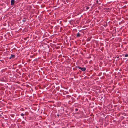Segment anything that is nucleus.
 Returning a JSON list of instances; mask_svg holds the SVG:
<instances>
[{
	"mask_svg": "<svg viewBox=\"0 0 128 128\" xmlns=\"http://www.w3.org/2000/svg\"><path fill=\"white\" fill-rule=\"evenodd\" d=\"M11 5L12 6L15 3V1L14 0H11Z\"/></svg>",
	"mask_w": 128,
	"mask_h": 128,
	"instance_id": "1",
	"label": "nucleus"
},
{
	"mask_svg": "<svg viewBox=\"0 0 128 128\" xmlns=\"http://www.w3.org/2000/svg\"><path fill=\"white\" fill-rule=\"evenodd\" d=\"M80 69L82 71H84L86 70V68L84 67V68L80 67Z\"/></svg>",
	"mask_w": 128,
	"mask_h": 128,
	"instance_id": "2",
	"label": "nucleus"
},
{
	"mask_svg": "<svg viewBox=\"0 0 128 128\" xmlns=\"http://www.w3.org/2000/svg\"><path fill=\"white\" fill-rule=\"evenodd\" d=\"M15 57V55L13 54H11L10 57L9 59H11L12 58H14Z\"/></svg>",
	"mask_w": 128,
	"mask_h": 128,
	"instance_id": "3",
	"label": "nucleus"
},
{
	"mask_svg": "<svg viewBox=\"0 0 128 128\" xmlns=\"http://www.w3.org/2000/svg\"><path fill=\"white\" fill-rule=\"evenodd\" d=\"M76 36H77V37L78 38V37H80V33L78 32V33H77Z\"/></svg>",
	"mask_w": 128,
	"mask_h": 128,
	"instance_id": "4",
	"label": "nucleus"
},
{
	"mask_svg": "<svg viewBox=\"0 0 128 128\" xmlns=\"http://www.w3.org/2000/svg\"><path fill=\"white\" fill-rule=\"evenodd\" d=\"M26 18H24L22 20V21L23 22H25L26 21Z\"/></svg>",
	"mask_w": 128,
	"mask_h": 128,
	"instance_id": "5",
	"label": "nucleus"
},
{
	"mask_svg": "<svg viewBox=\"0 0 128 128\" xmlns=\"http://www.w3.org/2000/svg\"><path fill=\"white\" fill-rule=\"evenodd\" d=\"M24 114H23V113H22L21 114V115L22 116H24Z\"/></svg>",
	"mask_w": 128,
	"mask_h": 128,
	"instance_id": "6",
	"label": "nucleus"
},
{
	"mask_svg": "<svg viewBox=\"0 0 128 128\" xmlns=\"http://www.w3.org/2000/svg\"><path fill=\"white\" fill-rule=\"evenodd\" d=\"M125 56L126 57H128V54H126L125 55Z\"/></svg>",
	"mask_w": 128,
	"mask_h": 128,
	"instance_id": "7",
	"label": "nucleus"
},
{
	"mask_svg": "<svg viewBox=\"0 0 128 128\" xmlns=\"http://www.w3.org/2000/svg\"><path fill=\"white\" fill-rule=\"evenodd\" d=\"M81 67L79 66H77V67H76V68H79V69H80V68Z\"/></svg>",
	"mask_w": 128,
	"mask_h": 128,
	"instance_id": "8",
	"label": "nucleus"
},
{
	"mask_svg": "<svg viewBox=\"0 0 128 128\" xmlns=\"http://www.w3.org/2000/svg\"><path fill=\"white\" fill-rule=\"evenodd\" d=\"M89 8V7H87L86 8V10H87Z\"/></svg>",
	"mask_w": 128,
	"mask_h": 128,
	"instance_id": "9",
	"label": "nucleus"
},
{
	"mask_svg": "<svg viewBox=\"0 0 128 128\" xmlns=\"http://www.w3.org/2000/svg\"><path fill=\"white\" fill-rule=\"evenodd\" d=\"M78 109L77 108H76L75 109V110L76 111H78Z\"/></svg>",
	"mask_w": 128,
	"mask_h": 128,
	"instance_id": "10",
	"label": "nucleus"
},
{
	"mask_svg": "<svg viewBox=\"0 0 128 128\" xmlns=\"http://www.w3.org/2000/svg\"><path fill=\"white\" fill-rule=\"evenodd\" d=\"M88 40L89 41L90 40V39L89 38H88Z\"/></svg>",
	"mask_w": 128,
	"mask_h": 128,
	"instance_id": "11",
	"label": "nucleus"
},
{
	"mask_svg": "<svg viewBox=\"0 0 128 128\" xmlns=\"http://www.w3.org/2000/svg\"><path fill=\"white\" fill-rule=\"evenodd\" d=\"M1 81H3V79H1Z\"/></svg>",
	"mask_w": 128,
	"mask_h": 128,
	"instance_id": "12",
	"label": "nucleus"
},
{
	"mask_svg": "<svg viewBox=\"0 0 128 128\" xmlns=\"http://www.w3.org/2000/svg\"><path fill=\"white\" fill-rule=\"evenodd\" d=\"M119 58V57L118 56L117 57V58Z\"/></svg>",
	"mask_w": 128,
	"mask_h": 128,
	"instance_id": "13",
	"label": "nucleus"
},
{
	"mask_svg": "<svg viewBox=\"0 0 128 128\" xmlns=\"http://www.w3.org/2000/svg\"><path fill=\"white\" fill-rule=\"evenodd\" d=\"M96 2H98V1H96Z\"/></svg>",
	"mask_w": 128,
	"mask_h": 128,
	"instance_id": "14",
	"label": "nucleus"
},
{
	"mask_svg": "<svg viewBox=\"0 0 128 128\" xmlns=\"http://www.w3.org/2000/svg\"><path fill=\"white\" fill-rule=\"evenodd\" d=\"M124 59H127L126 58H124Z\"/></svg>",
	"mask_w": 128,
	"mask_h": 128,
	"instance_id": "15",
	"label": "nucleus"
}]
</instances>
